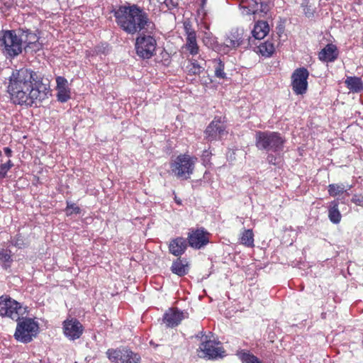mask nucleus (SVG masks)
<instances>
[{
  "instance_id": "nucleus-24",
  "label": "nucleus",
  "mask_w": 363,
  "mask_h": 363,
  "mask_svg": "<svg viewBox=\"0 0 363 363\" xmlns=\"http://www.w3.org/2000/svg\"><path fill=\"white\" fill-rule=\"evenodd\" d=\"M345 83L350 91L353 93L363 91V82L358 77H347Z\"/></svg>"
},
{
  "instance_id": "nucleus-17",
  "label": "nucleus",
  "mask_w": 363,
  "mask_h": 363,
  "mask_svg": "<svg viewBox=\"0 0 363 363\" xmlns=\"http://www.w3.org/2000/svg\"><path fill=\"white\" fill-rule=\"evenodd\" d=\"M184 28L186 38V43L184 45V48L189 52L191 55L194 56L197 55L199 51V47L196 40V32L190 27H188V26H185Z\"/></svg>"
},
{
  "instance_id": "nucleus-25",
  "label": "nucleus",
  "mask_w": 363,
  "mask_h": 363,
  "mask_svg": "<svg viewBox=\"0 0 363 363\" xmlns=\"http://www.w3.org/2000/svg\"><path fill=\"white\" fill-rule=\"evenodd\" d=\"M328 218L333 223H340L342 216L338 209V202L337 201H333L330 203L328 208Z\"/></svg>"
},
{
  "instance_id": "nucleus-45",
  "label": "nucleus",
  "mask_w": 363,
  "mask_h": 363,
  "mask_svg": "<svg viewBox=\"0 0 363 363\" xmlns=\"http://www.w3.org/2000/svg\"><path fill=\"white\" fill-rule=\"evenodd\" d=\"M210 154H211V152H208V150H205L203 152V155H202V156H203V157H208Z\"/></svg>"
},
{
  "instance_id": "nucleus-7",
  "label": "nucleus",
  "mask_w": 363,
  "mask_h": 363,
  "mask_svg": "<svg viewBox=\"0 0 363 363\" xmlns=\"http://www.w3.org/2000/svg\"><path fill=\"white\" fill-rule=\"evenodd\" d=\"M38 330V324L31 318H22L18 320L14 337L16 340L28 343L35 337Z\"/></svg>"
},
{
  "instance_id": "nucleus-15",
  "label": "nucleus",
  "mask_w": 363,
  "mask_h": 363,
  "mask_svg": "<svg viewBox=\"0 0 363 363\" xmlns=\"http://www.w3.org/2000/svg\"><path fill=\"white\" fill-rule=\"evenodd\" d=\"M208 337H205V340L202 342L200 350L205 354L204 357L208 359H217L223 357L225 351L223 348L219 346L220 342L215 340H207Z\"/></svg>"
},
{
  "instance_id": "nucleus-14",
  "label": "nucleus",
  "mask_w": 363,
  "mask_h": 363,
  "mask_svg": "<svg viewBox=\"0 0 363 363\" xmlns=\"http://www.w3.org/2000/svg\"><path fill=\"white\" fill-rule=\"evenodd\" d=\"M106 353L108 359L116 363H139V355L130 350L109 349Z\"/></svg>"
},
{
  "instance_id": "nucleus-2",
  "label": "nucleus",
  "mask_w": 363,
  "mask_h": 363,
  "mask_svg": "<svg viewBox=\"0 0 363 363\" xmlns=\"http://www.w3.org/2000/svg\"><path fill=\"white\" fill-rule=\"evenodd\" d=\"M114 16L117 25L130 35L154 28L147 13L136 4L119 6L115 11Z\"/></svg>"
},
{
  "instance_id": "nucleus-44",
  "label": "nucleus",
  "mask_w": 363,
  "mask_h": 363,
  "mask_svg": "<svg viewBox=\"0 0 363 363\" xmlns=\"http://www.w3.org/2000/svg\"><path fill=\"white\" fill-rule=\"evenodd\" d=\"M3 165L9 171L10 169L13 166V163L9 160L6 162L4 163Z\"/></svg>"
},
{
  "instance_id": "nucleus-3",
  "label": "nucleus",
  "mask_w": 363,
  "mask_h": 363,
  "mask_svg": "<svg viewBox=\"0 0 363 363\" xmlns=\"http://www.w3.org/2000/svg\"><path fill=\"white\" fill-rule=\"evenodd\" d=\"M285 143V138L278 132L259 130L255 133V145L259 150L279 154L284 151Z\"/></svg>"
},
{
  "instance_id": "nucleus-21",
  "label": "nucleus",
  "mask_w": 363,
  "mask_h": 363,
  "mask_svg": "<svg viewBox=\"0 0 363 363\" xmlns=\"http://www.w3.org/2000/svg\"><path fill=\"white\" fill-rule=\"evenodd\" d=\"M201 62H198L195 59H191L189 65L186 66L188 74L190 75H199L205 70L206 60L199 56Z\"/></svg>"
},
{
  "instance_id": "nucleus-32",
  "label": "nucleus",
  "mask_w": 363,
  "mask_h": 363,
  "mask_svg": "<svg viewBox=\"0 0 363 363\" xmlns=\"http://www.w3.org/2000/svg\"><path fill=\"white\" fill-rule=\"evenodd\" d=\"M345 191V186L342 184H332L328 186V193L331 196H337Z\"/></svg>"
},
{
  "instance_id": "nucleus-39",
  "label": "nucleus",
  "mask_w": 363,
  "mask_h": 363,
  "mask_svg": "<svg viewBox=\"0 0 363 363\" xmlns=\"http://www.w3.org/2000/svg\"><path fill=\"white\" fill-rule=\"evenodd\" d=\"M161 4H164L168 8H174L178 5V0H157Z\"/></svg>"
},
{
  "instance_id": "nucleus-23",
  "label": "nucleus",
  "mask_w": 363,
  "mask_h": 363,
  "mask_svg": "<svg viewBox=\"0 0 363 363\" xmlns=\"http://www.w3.org/2000/svg\"><path fill=\"white\" fill-rule=\"evenodd\" d=\"M19 32H21L19 35L21 40H22V44L24 43L26 45V50H27V48H30L32 44L39 40L38 36L28 29H20Z\"/></svg>"
},
{
  "instance_id": "nucleus-35",
  "label": "nucleus",
  "mask_w": 363,
  "mask_h": 363,
  "mask_svg": "<svg viewBox=\"0 0 363 363\" xmlns=\"http://www.w3.org/2000/svg\"><path fill=\"white\" fill-rule=\"evenodd\" d=\"M81 212V209L75 203L67 202L66 208V213L67 216H70L73 213L79 214Z\"/></svg>"
},
{
  "instance_id": "nucleus-8",
  "label": "nucleus",
  "mask_w": 363,
  "mask_h": 363,
  "mask_svg": "<svg viewBox=\"0 0 363 363\" xmlns=\"http://www.w3.org/2000/svg\"><path fill=\"white\" fill-rule=\"evenodd\" d=\"M25 312L26 308H23L21 304L16 300L7 295L0 296V315L1 317H8L18 321Z\"/></svg>"
},
{
  "instance_id": "nucleus-9",
  "label": "nucleus",
  "mask_w": 363,
  "mask_h": 363,
  "mask_svg": "<svg viewBox=\"0 0 363 363\" xmlns=\"http://www.w3.org/2000/svg\"><path fill=\"white\" fill-rule=\"evenodd\" d=\"M269 0H244L240 5V9L244 16L253 15L254 20L262 17L269 10Z\"/></svg>"
},
{
  "instance_id": "nucleus-5",
  "label": "nucleus",
  "mask_w": 363,
  "mask_h": 363,
  "mask_svg": "<svg viewBox=\"0 0 363 363\" xmlns=\"http://www.w3.org/2000/svg\"><path fill=\"white\" fill-rule=\"evenodd\" d=\"M196 158L187 154H181L170 163L172 173L177 178L187 179L193 174Z\"/></svg>"
},
{
  "instance_id": "nucleus-26",
  "label": "nucleus",
  "mask_w": 363,
  "mask_h": 363,
  "mask_svg": "<svg viewBox=\"0 0 363 363\" xmlns=\"http://www.w3.org/2000/svg\"><path fill=\"white\" fill-rule=\"evenodd\" d=\"M171 270L174 274L179 277L184 276L188 273L187 262L178 258L172 263Z\"/></svg>"
},
{
  "instance_id": "nucleus-30",
  "label": "nucleus",
  "mask_w": 363,
  "mask_h": 363,
  "mask_svg": "<svg viewBox=\"0 0 363 363\" xmlns=\"http://www.w3.org/2000/svg\"><path fill=\"white\" fill-rule=\"evenodd\" d=\"M215 65V77L218 79H225L226 74L224 72L225 64L220 59L214 60Z\"/></svg>"
},
{
  "instance_id": "nucleus-27",
  "label": "nucleus",
  "mask_w": 363,
  "mask_h": 363,
  "mask_svg": "<svg viewBox=\"0 0 363 363\" xmlns=\"http://www.w3.org/2000/svg\"><path fill=\"white\" fill-rule=\"evenodd\" d=\"M13 262L11 251L8 249H0V265L3 269L11 267Z\"/></svg>"
},
{
  "instance_id": "nucleus-10",
  "label": "nucleus",
  "mask_w": 363,
  "mask_h": 363,
  "mask_svg": "<svg viewBox=\"0 0 363 363\" xmlns=\"http://www.w3.org/2000/svg\"><path fill=\"white\" fill-rule=\"evenodd\" d=\"M225 123V117L215 116L204 131L205 138L208 142L221 140L228 133Z\"/></svg>"
},
{
  "instance_id": "nucleus-16",
  "label": "nucleus",
  "mask_w": 363,
  "mask_h": 363,
  "mask_svg": "<svg viewBox=\"0 0 363 363\" xmlns=\"http://www.w3.org/2000/svg\"><path fill=\"white\" fill-rule=\"evenodd\" d=\"M62 325L64 335L69 340L79 339L84 331L82 324L76 318L65 320Z\"/></svg>"
},
{
  "instance_id": "nucleus-42",
  "label": "nucleus",
  "mask_w": 363,
  "mask_h": 363,
  "mask_svg": "<svg viewBox=\"0 0 363 363\" xmlns=\"http://www.w3.org/2000/svg\"><path fill=\"white\" fill-rule=\"evenodd\" d=\"M8 172L9 170L3 165V164H0V180L6 177Z\"/></svg>"
},
{
  "instance_id": "nucleus-4",
  "label": "nucleus",
  "mask_w": 363,
  "mask_h": 363,
  "mask_svg": "<svg viewBox=\"0 0 363 363\" xmlns=\"http://www.w3.org/2000/svg\"><path fill=\"white\" fill-rule=\"evenodd\" d=\"M0 48L6 56L14 57L22 52V40L14 30L0 32Z\"/></svg>"
},
{
  "instance_id": "nucleus-48",
  "label": "nucleus",
  "mask_w": 363,
  "mask_h": 363,
  "mask_svg": "<svg viewBox=\"0 0 363 363\" xmlns=\"http://www.w3.org/2000/svg\"><path fill=\"white\" fill-rule=\"evenodd\" d=\"M1 154H2V153H1V151L0 150V156H1Z\"/></svg>"
},
{
  "instance_id": "nucleus-36",
  "label": "nucleus",
  "mask_w": 363,
  "mask_h": 363,
  "mask_svg": "<svg viewBox=\"0 0 363 363\" xmlns=\"http://www.w3.org/2000/svg\"><path fill=\"white\" fill-rule=\"evenodd\" d=\"M56 83H57L56 90L69 88L68 87V82H67V79H65L64 77H61V76L57 77H56Z\"/></svg>"
},
{
  "instance_id": "nucleus-18",
  "label": "nucleus",
  "mask_w": 363,
  "mask_h": 363,
  "mask_svg": "<svg viewBox=\"0 0 363 363\" xmlns=\"http://www.w3.org/2000/svg\"><path fill=\"white\" fill-rule=\"evenodd\" d=\"M188 245V241L184 238L177 237L169 241V251L172 255L179 257L185 252Z\"/></svg>"
},
{
  "instance_id": "nucleus-47",
  "label": "nucleus",
  "mask_w": 363,
  "mask_h": 363,
  "mask_svg": "<svg viewBox=\"0 0 363 363\" xmlns=\"http://www.w3.org/2000/svg\"><path fill=\"white\" fill-rule=\"evenodd\" d=\"M205 1H206V0H203V1H203V4L205 3Z\"/></svg>"
},
{
  "instance_id": "nucleus-31",
  "label": "nucleus",
  "mask_w": 363,
  "mask_h": 363,
  "mask_svg": "<svg viewBox=\"0 0 363 363\" xmlns=\"http://www.w3.org/2000/svg\"><path fill=\"white\" fill-rule=\"evenodd\" d=\"M241 243L247 247L253 246L254 235L252 230H245L242 233Z\"/></svg>"
},
{
  "instance_id": "nucleus-29",
  "label": "nucleus",
  "mask_w": 363,
  "mask_h": 363,
  "mask_svg": "<svg viewBox=\"0 0 363 363\" xmlns=\"http://www.w3.org/2000/svg\"><path fill=\"white\" fill-rule=\"evenodd\" d=\"M256 52L260 53L262 56L269 57L274 53V45L269 42L260 43L259 45L257 46Z\"/></svg>"
},
{
  "instance_id": "nucleus-11",
  "label": "nucleus",
  "mask_w": 363,
  "mask_h": 363,
  "mask_svg": "<svg viewBox=\"0 0 363 363\" xmlns=\"http://www.w3.org/2000/svg\"><path fill=\"white\" fill-rule=\"evenodd\" d=\"M245 30L242 28H233L226 35L223 45H221L220 50L225 54L230 50H236L245 40Z\"/></svg>"
},
{
  "instance_id": "nucleus-6",
  "label": "nucleus",
  "mask_w": 363,
  "mask_h": 363,
  "mask_svg": "<svg viewBox=\"0 0 363 363\" xmlns=\"http://www.w3.org/2000/svg\"><path fill=\"white\" fill-rule=\"evenodd\" d=\"M157 41L150 33H141L137 36L135 49L137 55L143 60H149L156 53Z\"/></svg>"
},
{
  "instance_id": "nucleus-41",
  "label": "nucleus",
  "mask_w": 363,
  "mask_h": 363,
  "mask_svg": "<svg viewBox=\"0 0 363 363\" xmlns=\"http://www.w3.org/2000/svg\"><path fill=\"white\" fill-rule=\"evenodd\" d=\"M42 47H43L42 44L40 43L38 40V41L35 42V43L32 44L30 48H27V49H30L31 51L35 52L40 50L42 48Z\"/></svg>"
},
{
  "instance_id": "nucleus-40",
  "label": "nucleus",
  "mask_w": 363,
  "mask_h": 363,
  "mask_svg": "<svg viewBox=\"0 0 363 363\" xmlns=\"http://www.w3.org/2000/svg\"><path fill=\"white\" fill-rule=\"evenodd\" d=\"M352 201L356 205L363 207V196L354 195Z\"/></svg>"
},
{
  "instance_id": "nucleus-38",
  "label": "nucleus",
  "mask_w": 363,
  "mask_h": 363,
  "mask_svg": "<svg viewBox=\"0 0 363 363\" xmlns=\"http://www.w3.org/2000/svg\"><path fill=\"white\" fill-rule=\"evenodd\" d=\"M108 50V46L106 43H102L96 47L95 51L96 53L106 54Z\"/></svg>"
},
{
  "instance_id": "nucleus-34",
  "label": "nucleus",
  "mask_w": 363,
  "mask_h": 363,
  "mask_svg": "<svg viewBox=\"0 0 363 363\" xmlns=\"http://www.w3.org/2000/svg\"><path fill=\"white\" fill-rule=\"evenodd\" d=\"M281 154H268L267 157V161L269 164H273V165H279V164L281 162Z\"/></svg>"
},
{
  "instance_id": "nucleus-37",
  "label": "nucleus",
  "mask_w": 363,
  "mask_h": 363,
  "mask_svg": "<svg viewBox=\"0 0 363 363\" xmlns=\"http://www.w3.org/2000/svg\"><path fill=\"white\" fill-rule=\"evenodd\" d=\"M11 245L21 249L24 246V240L21 235H16L11 240Z\"/></svg>"
},
{
  "instance_id": "nucleus-46",
  "label": "nucleus",
  "mask_w": 363,
  "mask_h": 363,
  "mask_svg": "<svg viewBox=\"0 0 363 363\" xmlns=\"http://www.w3.org/2000/svg\"><path fill=\"white\" fill-rule=\"evenodd\" d=\"M176 201H177V203H179V204H180V203H181L180 201H179V200H177Z\"/></svg>"
},
{
  "instance_id": "nucleus-19",
  "label": "nucleus",
  "mask_w": 363,
  "mask_h": 363,
  "mask_svg": "<svg viewBox=\"0 0 363 363\" xmlns=\"http://www.w3.org/2000/svg\"><path fill=\"white\" fill-rule=\"evenodd\" d=\"M183 318V312L177 308H169L163 315V322L167 327L173 328L178 325Z\"/></svg>"
},
{
  "instance_id": "nucleus-1",
  "label": "nucleus",
  "mask_w": 363,
  "mask_h": 363,
  "mask_svg": "<svg viewBox=\"0 0 363 363\" xmlns=\"http://www.w3.org/2000/svg\"><path fill=\"white\" fill-rule=\"evenodd\" d=\"M41 74L30 69L13 71L9 77L8 92L13 104L32 106L48 99L50 87L43 82Z\"/></svg>"
},
{
  "instance_id": "nucleus-43",
  "label": "nucleus",
  "mask_w": 363,
  "mask_h": 363,
  "mask_svg": "<svg viewBox=\"0 0 363 363\" xmlns=\"http://www.w3.org/2000/svg\"><path fill=\"white\" fill-rule=\"evenodd\" d=\"M4 153L6 154V156H8L9 157H11L12 155V150L10 147H6L4 148Z\"/></svg>"
},
{
  "instance_id": "nucleus-13",
  "label": "nucleus",
  "mask_w": 363,
  "mask_h": 363,
  "mask_svg": "<svg viewBox=\"0 0 363 363\" xmlns=\"http://www.w3.org/2000/svg\"><path fill=\"white\" fill-rule=\"evenodd\" d=\"M210 233L203 228H190L187 241L189 245L196 250L204 247L210 242Z\"/></svg>"
},
{
  "instance_id": "nucleus-12",
  "label": "nucleus",
  "mask_w": 363,
  "mask_h": 363,
  "mask_svg": "<svg viewBox=\"0 0 363 363\" xmlns=\"http://www.w3.org/2000/svg\"><path fill=\"white\" fill-rule=\"evenodd\" d=\"M309 72L305 67L296 69L291 75V87L297 95L305 94L308 89Z\"/></svg>"
},
{
  "instance_id": "nucleus-33",
  "label": "nucleus",
  "mask_w": 363,
  "mask_h": 363,
  "mask_svg": "<svg viewBox=\"0 0 363 363\" xmlns=\"http://www.w3.org/2000/svg\"><path fill=\"white\" fill-rule=\"evenodd\" d=\"M57 91V99L58 101L61 103H65L70 99L71 96L69 88L58 89Z\"/></svg>"
},
{
  "instance_id": "nucleus-22",
  "label": "nucleus",
  "mask_w": 363,
  "mask_h": 363,
  "mask_svg": "<svg viewBox=\"0 0 363 363\" xmlns=\"http://www.w3.org/2000/svg\"><path fill=\"white\" fill-rule=\"evenodd\" d=\"M269 32V26L267 22L258 21L255 25L252 33L255 40H262L268 34Z\"/></svg>"
},
{
  "instance_id": "nucleus-28",
  "label": "nucleus",
  "mask_w": 363,
  "mask_h": 363,
  "mask_svg": "<svg viewBox=\"0 0 363 363\" xmlns=\"http://www.w3.org/2000/svg\"><path fill=\"white\" fill-rule=\"evenodd\" d=\"M237 356L242 363H263L257 357L247 350H242L238 351Z\"/></svg>"
},
{
  "instance_id": "nucleus-20",
  "label": "nucleus",
  "mask_w": 363,
  "mask_h": 363,
  "mask_svg": "<svg viewBox=\"0 0 363 363\" xmlns=\"http://www.w3.org/2000/svg\"><path fill=\"white\" fill-rule=\"evenodd\" d=\"M338 57L337 46L333 44H328L318 53V59L324 62H333Z\"/></svg>"
}]
</instances>
